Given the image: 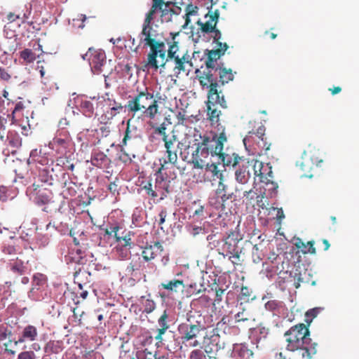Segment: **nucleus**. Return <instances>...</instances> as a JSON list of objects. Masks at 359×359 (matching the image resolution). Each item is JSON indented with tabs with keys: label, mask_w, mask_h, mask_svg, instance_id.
<instances>
[{
	"label": "nucleus",
	"mask_w": 359,
	"mask_h": 359,
	"mask_svg": "<svg viewBox=\"0 0 359 359\" xmlns=\"http://www.w3.org/2000/svg\"><path fill=\"white\" fill-rule=\"evenodd\" d=\"M11 332L8 333V328L4 325H0V341H3L7 338Z\"/></svg>",
	"instance_id": "63"
},
{
	"label": "nucleus",
	"mask_w": 359,
	"mask_h": 359,
	"mask_svg": "<svg viewBox=\"0 0 359 359\" xmlns=\"http://www.w3.org/2000/svg\"><path fill=\"white\" fill-rule=\"evenodd\" d=\"M191 31L190 37L194 42L197 43L201 39L202 33L200 32V29L198 28H197L196 32L194 31V28L192 26L191 27Z\"/></svg>",
	"instance_id": "62"
},
{
	"label": "nucleus",
	"mask_w": 359,
	"mask_h": 359,
	"mask_svg": "<svg viewBox=\"0 0 359 359\" xmlns=\"http://www.w3.org/2000/svg\"><path fill=\"white\" fill-rule=\"evenodd\" d=\"M125 108L134 116L140 113L142 116L153 120L159 113L158 101L153 93L147 88L142 90H137L133 95H130Z\"/></svg>",
	"instance_id": "5"
},
{
	"label": "nucleus",
	"mask_w": 359,
	"mask_h": 359,
	"mask_svg": "<svg viewBox=\"0 0 359 359\" xmlns=\"http://www.w3.org/2000/svg\"><path fill=\"white\" fill-rule=\"evenodd\" d=\"M257 143L259 147H261L263 150H264L266 154L270 149L271 144L267 140L266 137L260 140H258Z\"/></svg>",
	"instance_id": "59"
},
{
	"label": "nucleus",
	"mask_w": 359,
	"mask_h": 359,
	"mask_svg": "<svg viewBox=\"0 0 359 359\" xmlns=\"http://www.w3.org/2000/svg\"><path fill=\"white\" fill-rule=\"evenodd\" d=\"M216 195L221 198L223 203L232 198L233 193L228 191V187L224 183V180L219 181L217 188L215 191Z\"/></svg>",
	"instance_id": "22"
},
{
	"label": "nucleus",
	"mask_w": 359,
	"mask_h": 359,
	"mask_svg": "<svg viewBox=\"0 0 359 359\" xmlns=\"http://www.w3.org/2000/svg\"><path fill=\"white\" fill-rule=\"evenodd\" d=\"M217 72L219 76V81L217 80L219 83V88L221 86H224L230 81H232L234 79V75L231 69H227L226 67H217L215 69V73Z\"/></svg>",
	"instance_id": "19"
},
{
	"label": "nucleus",
	"mask_w": 359,
	"mask_h": 359,
	"mask_svg": "<svg viewBox=\"0 0 359 359\" xmlns=\"http://www.w3.org/2000/svg\"><path fill=\"white\" fill-rule=\"evenodd\" d=\"M168 318V316L167 314L166 311H164L163 313L161 315V316L159 318L158 323L161 327H166L167 329L169 328V325L167 323V319Z\"/></svg>",
	"instance_id": "60"
},
{
	"label": "nucleus",
	"mask_w": 359,
	"mask_h": 359,
	"mask_svg": "<svg viewBox=\"0 0 359 359\" xmlns=\"http://www.w3.org/2000/svg\"><path fill=\"white\" fill-rule=\"evenodd\" d=\"M37 337L38 331L36 327L34 325H29L23 329L21 336L19 337L18 341H15V344L23 343L26 341H35Z\"/></svg>",
	"instance_id": "17"
},
{
	"label": "nucleus",
	"mask_w": 359,
	"mask_h": 359,
	"mask_svg": "<svg viewBox=\"0 0 359 359\" xmlns=\"http://www.w3.org/2000/svg\"><path fill=\"white\" fill-rule=\"evenodd\" d=\"M171 2L165 3L163 0H153V4L151 10L147 14L144 22H151V21L154 19V14L156 13L157 9L161 11V22H169L172 21V14L178 15L177 11L180 10V7H176L175 10L170 9L168 11L166 9H163V6L165 5V7L168 6Z\"/></svg>",
	"instance_id": "8"
},
{
	"label": "nucleus",
	"mask_w": 359,
	"mask_h": 359,
	"mask_svg": "<svg viewBox=\"0 0 359 359\" xmlns=\"http://www.w3.org/2000/svg\"><path fill=\"white\" fill-rule=\"evenodd\" d=\"M142 269V262L140 258L136 260H132L128 265L126 271L127 274L130 276H137V273H140V271Z\"/></svg>",
	"instance_id": "30"
},
{
	"label": "nucleus",
	"mask_w": 359,
	"mask_h": 359,
	"mask_svg": "<svg viewBox=\"0 0 359 359\" xmlns=\"http://www.w3.org/2000/svg\"><path fill=\"white\" fill-rule=\"evenodd\" d=\"M177 119L178 124L184 126H188L191 123L193 122V120L191 118V117L187 116L184 112H179L177 115Z\"/></svg>",
	"instance_id": "45"
},
{
	"label": "nucleus",
	"mask_w": 359,
	"mask_h": 359,
	"mask_svg": "<svg viewBox=\"0 0 359 359\" xmlns=\"http://www.w3.org/2000/svg\"><path fill=\"white\" fill-rule=\"evenodd\" d=\"M90 162L97 168H106L109 165L110 160L103 152L95 151L91 156Z\"/></svg>",
	"instance_id": "20"
},
{
	"label": "nucleus",
	"mask_w": 359,
	"mask_h": 359,
	"mask_svg": "<svg viewBox=\"0 0 359 359\" xmlns=\"http://www.w3.org/2000/svg\"><path fill=\"white\" fill-rule=\"evenodd\" d=\"M318 152L315 149L304 151L300 160L297 161V165L304 172L306 177H311L312 171L323 162L318 156Z\"/></svg>",
	"instance_id": "7"
},
{
	"label": "nucleus",
	"mask_w": 359,
	"mask_h": 359,
	"mask_svg": "<svg viewBox=\"0 0 359 359\" xmlns=\"http://www.w3.org/2000/svg\"><path fill=\"white\" fill-rule=\"evenodd\" d=\"M205 330V327L199 322L196 323H181L178 327L180 339L182 344L189 345L191 347H197L201 344V341L198 340L201 332Z\"/></svg>",
	"instance_id": "6"
},
{
	"label": "nucleus",
	"mask_w": 359,
	"mask_h": 359,
	"mask_svg": "<svg viewBox=\"0 0 359 359\" xmlns=\"http://www.w3.org/2000/svg\"><path fill=\"white\" fill-rule=\"evenodd\" d=\"M76 254H77V255L73 256L72 257V260L79 264H81V265L86 264L87 262V259H86V257L81 255V254H82L81 250H77Z\"/></svg>",
	"instance_id": "53"
},
{
	"label": "nucleus",
	"mask_w": 359,
	"mask_h": 359,
	"mask_svg": "<svg viewBox=\"0 0 359 359\" xmlns=\"http://www.w3.org/2000/svg\"><path fill=\"white\" fill-rule=\"evenodd\" d=\"M205 159L204 160L205 161ZM205 165L206 171L210 172L212 175V177H216L219 180V181L223 180V174L220 170H218L217 165L215 163L209 164L205 161Z\"/></svg>",
	"instance_id": "39"
},
{
	"label": "nucleus",
	"mask_w": 359,
	"mask_h": 359,
	"mask_svg": "<svg viewBox=\"0 0 359 359\" xmlns=\"http://www.w3.org/2000/svg\"><path fill=\"white\" fill-rule=\"evenodd\" d=\"M245 163L252 165L254 175L259 177L261 182H264L265 180H268L269 177H272L271 167H269L268 164L264 165L262 161L255 159Z\"/></svg>",
	"instance_id": "12"
},
{
	"label": "nucleus",
	"mask_w": 359,
	"mask_h": 359,
	"mask_svg": "<svg viewBox=\"0 0 359 359\" xmlns=\"http://www.w3.org/2000/svg\"><path fill=\"white\" fill-rule=\"evenodd\" d=\"M186 63H189L191 65V62L189 60V56L187 54H184L182 56H176L172 62L168 65L171 66L175 74L178 75L182 72L185 71Z\"/></svg>",
	"instance_id": "18"
},
{
	"label": "nucleus",
	"mask_w": 359,
	"mask_h": 359,
	"mask_svg": "<svg viewBox=\"0 0 359 359\" xmlns=\"http://www.w3.org/2000/svg\"><path fill=\"white\" fill-rule=\"evenodd\" d=\"M154 133L156 135H161L164 143L166 141H169V139H171V136H169L166 133V126L165 123H163L159 126L156 127L154 128Z\"/></svg>",
	"instance_id": "41"
},
{
	"label": "nucleus",
	"mask_w": 359,
	"mask_h": 359,
	"mask_svg": "<svg viewBox=\"0 0 359 359\" xmlns=\"http://www.w3.org/2000/svg\"><path fill=\"white\" fill-rule=\"evenodd\" d=\"M116 241L121 244V248H128L129 250L132 245L130 232H126L125 230L121 233L119 231L118 236L116 237Z\"/></svg>",
	"instance_id": "29"
},
{
	"label": "nucleus",
	"mask_w": 359,
	"mask_h": 359,
	"mask_svg": "<svg viewBox=\"0 0 359 359\" xmlns=\"http://www.w3.org/2000/svg\"><path fill=\"white\" fill-rule=\"evenodd\" d=\"M320 309L319 308H313L308 310L305 313V321L307 323V325H310L312 322L313 319L315 318L319 313Z\"/></svg>",
	"instance_id": "43"
},
{
	"label": "nucleus",
	"mask_w": 359,
	"mask_h": 359,
	"mask_svg": "<svg viewBox=\"0 0 359 359\" xmlns=\"http://www.w3.org/2000/svg\"><path fill=\"white\" fill-rule=\"evenodd\" d=\"M130 122H131V119H128V121H127V128H126V130L125 131V135H124V137L122 140V145L123 146H126V144H127V141L128 140H130L132 139L134 135L132 134V130L130 128Z\"/></svg>",
	"instance_id": "49"
},
{
	"label": "nucleus",
	"mask_w": 359,
	"mask_h": 359,
	"mask_svg": "<svg viewBox=\"0 0 359 359\" xmlns=\"http://www.w3.org/2000/svg\"><path fill=\"white\" fill-rule=\"evenodd\" d=\"M201 25V27H198L200 32L202 34L204 35L205 33H212L216 27L217 24H198Z\"/></svg>",
	"instance_id": "52"
},
{
	"label": "nucleus",
	"mask_w": 359,
	"mask_h": 359,
	"mask_svg": "<svg viewBox=\"0 0 359 359\" xmlns=\"http://www.w3.org/2000/svg\"><path fill=\"white\" fill-rule=\"evenodd\" d=\"M139 38L140 44H143L144 47L150 48L146 66L157 70V55H160L161 57L165 52L162 33L160 32L158 25L144 24Z\"/></svg>",
	"instance_id": "4"
},
{
	"label": "nucleus",
	"mask_w": 359,
	"mask_h": 359,
	"mask_svg": "<svg viewBox=\"0 0 359 359\" xmlns=\"http://www.w3.org/2000/svg\"><path fill=\"white\" fill-rule=\"evenodd\" d=\"M236 180L238 182L245 184L250 179V172L246 170L244 163L242 165V168H238L235 172Z\"/></svg>",
	"instance_id": "31"
},
{
	"label": "nucleus",
	"mask_w": 359,
	"mask_h": 359,
	"mask_svg": "<svg viewBox=\"0 0 359 359\" xmlns=\"http://www.w3.org/2000/svg\"><path fill=\"white\" fill-rule=\"evenodd\" d=\"M156 175V181H155V188L158 189V188L163 189L166 193L169 192V185L166 182V176L163 174H158L157 172L155 173Z\"/></svg>",
	"instance_id": "38"
},
{
	"label": "nucleus",
	"mask_w": 359,
	"mask_h": 359,
	"mask_svg": "<svg viewBox=\"0 0 359 359\" xmlns=\"http://www.w3.org/2000/svg\"><path fill=\"white\" fill-rule=\"evenodd\" d=\"M63 343L61 341L50 340L44 346V352L48 355L57 354L63 350Z\"/></svg>",
	"instance_id": "25"
},
{
	"label": "nucleus",
	"mask_w": 359,
	"mask_h": 359,
	"mask_svg": "<svg viewBox=\"0 0 359 359\" xmlns=\"http://www.w3.org/2000/svg\"><path fill=\"white\" fill-rule=\"evenodd\" d=\"M161 287L171 292L182 291L185 287L184 281L181 280H171L167 283H162Z\"/></svg>",
	"instance_id": "24"
},
{
	"label": "nucleus",
	"mask_w": 359,
	"mask_h": 359,
	"mask_svg": "<svg viewBox=\"0 0 359 359\" xmlns=\"http://www.w3.org/2000/svg\"><path fill=\"white\" fill-rule=\"evenodd\" d=\"M217 46V48L215 50H208V57L214 61H217L223 55H224L226 50L229 48V46L226 43H218Z\"/></svg>",
	"instance_id": "27"
},
{
	"label": "nucleus",
	"mask_w": 359,
	"mask_h": 359,
	"mask_svg": "<svg viewBox=\"0 0 359 359\" xmlns=\"http://www.w3.org/2000/svg\"><path fill=\"white\" fill-rule=\"evenodd\" d=\"M177 137L175 135H171V139L164 143L165 154L168 160H165V163H169L175 165L177 161V150L178 145L176 144Z\"/></svg>",
	"instance_id": "14"
},
{
	"label": "nucleus",
	"mask_w": 359,
	"mask_h": 359,
	"mask_svg": "<svg viewBox=\"0 0 359 359\" xmlns=\"http://www.w3.org/2000/svg\"><path fill=\"white\" fill-rule=\"evenodd\" d=\"M238 241L230 240V236L222 238L221 241H217V245L214 243V247L217 248V251L219 255L225 257L228 255L233 254L235 250L238 249Z\"/></svg>",
	"instance_id": "13"
},
{
	"label": "nucleus",
	"mask_w": 359,
	"mask_h": 359,
	"mask_svg": "<svg viewBox=\"0 0 359 359\" xmlns=\"http://www.w3.org/2000/svg\"><path fill=\"white\" fill-rule=\"evenodd\" d=\"M8 145L14 149H18L22 146V138L15 130H11L7 135Z\"/></svg>",
	"instance_id": "28"
},
{
	"label": "nucleus",
	"mask_w": 359,
	"mask_h": 359,
	"mask_svg": "<svg viewBox=\"0 0 359 359\" xmlns=\"http://www.w3.org/2000/svg\"><path fill=\"white\" fill-rule=\"evenodd\" d=\"M199 83L202 89H208L206 102L208 119L212 124L218 123L222 114L217 108H227V102L222 90L219 89L217 80L209 72L199 76Z\"/></svg>",
	"instance_id": "3"
},
{
	"label": "nucleus",
	"mask_w": 359,
	"mask_h": 359,
	"mask_svg": "<svg viewBox=\"0 0 359 359\" xmlns=\"http://www.w3.org/2000/svg\"><path fill=\"white\" fill-rule=\"evenodd\" d=\"M271 178V177H269L268 180H265V182H263L264 184L263 189H264V195L267 194L270 196H272L273 194L276 193L278 186L276 183L273 182Z\"/></svg>",
	"instance_id": "36"
},
{
	"label": "nucleus",
	"mask_w": 359,
	"mask_h": 359,
	"mask_svg": "<svg viewBox=\"0 0 359 359\" xmlns=\"http://www.w3.org/2000/svg\"><path fill=\"white\" fill-rule=\"evenodd\" d=\"M11 74L8 72V71L4 68L0 67V79L2 81H8L11 79Z\"/></svg>",
	"instance_id": "64"
},
{
	"label": "nucleus",
	"mask_w": 359,
	"mask_h": 359,
	"mask_svg": "<svg viewBox=\"0 0 359 359\" xmlns=\"http://www.w3.org/2000/svg\"><path fill=\"white\" fill-rule=\"evenodd\" d=\"M122 229L123 228L116 224L107 228L104 232L106 235L114 236V237L116 238V236H118V232Z\"/></svg>",
	"instance_id": "50"
},
{
	"label": "nucleus",
	"mask_w": 359,
	"mask_h": 359,
	"mask_svg": "<svg viewBox=\"0 0 359 359\" xmlns=\"http://www.w3.org/2000/svg\"><path fill=\"white\" fill-rule=\"evenodd\" d=\"M123 107L122 104L116 105V107H111L106 111V112L101 116V118L104 121H109L111 120L114 116L121 112Z\"/></svg>",
	"instance_id": "33"
},
{
	"label": "nucleus",
	"mask_w": 359,
	"mask_h": 359,
	"mask_svg": "<svg viewBox=\"0 0 359 359\" xmlns=\"http://www.w3.org/2000/svg\"><path fill=\"white\" fill-rule=\"evenodd\" d=\"M233 356L235 359H250L253 353L243 344H236L233 347Z\"/></svg>",
	"instance_id": "21"
},
{
	"label": "nucleus",
	"mask_w": 359,
	"mask_h": 359,
	"mask_svg": "<svg viewBox=\"0 0 359 359\" xmlns=\"http://www.w3.org/2000/svg\"><path fill=\"white\" fill-rule=\"evenodd\" d=\"M164 50L163 56L161 57L160 55H157V57H158V60H157L158 68L159 67H164L166 65H170L176 56H180L179 54L172 52V50H167L165 43Z\"/></svg>",
	"instance_id": "23"
},
{
	"label": "nucleus",
	"mask_w": 359,
	"mask_h": 359,
	"mask_svg": "<svg viewBox=\"0 0 359 359\" xmlns=\"http://www.w3.org/2000/svg\"><path fill=\"white\" fill-rule=\"evenodd\" d=\"M9 264L11 270L14 273L22 275L26 271V266H25L24 262L20 259H16L15 260H11Z\"/></svg>",
	"instance_id": "35"
},
{
	"label": "nucleus",
	"mask_w": 359,
	"mask_h": 359,
	"mask_svg": "<svg viewBox=\"0 0 359 359\" xmlns=\"http://www.w3.org/2000/svg\"><path fill=\"white\" fill-rule=\"evenodd\" d=\"M18 359H36V355L33 351H25L18 354Z\"/></svg>",
	"instance_id": "54"
},
{
	"label": "nucleus",
	"mask_w": 359,
	"mask_h": 359,
	"mask_svg": "<svg viewBox=\"0 0 359 359\" xmlns=\"http://www.w3.org/2000/svg\"><path fill=\"white\" fill-rule=\"evenodd\" d=\"M25 18H26V15H25V13L22 15V16H21V15L20 13L17 14L15 13H10L7 15V19L11 22H14V21H15L17 20H22V22H24V20H25Z\"/></svg>",
	"instance_id": "58"
},
{
	"label": "nucleus",
	"mask_w": 359,
	"mask_h": 359,
	"mask_svg": "<svg viewBox=\"0 0 359 359\" xmlns=\"http://www.w3.org/2000/svg\"><path fill=\"white\" fill-rule=\"evenodd\" d=\"M229 259L233 265H239L241 264V251H238V249L231 254L229 257Z\"/></svg>",
	"instance_id": "51"
},
{
	"label": "nucleus",
	"mask_w": 359,
	"mask_h": 359,
	"mask_svg": "<svg viewBox=\"0 0 359 359\" xmlns=\"http://www.w3.org/2000/svg\"><path fill=\"white\" fill-rule=\"evenodd\" d=\"M7 119L5 117L0 116V138L1 140H4V135L6 130V124Z\"/></svg>",
	"instance_id": "61"
},
{
	"label": "nucleus",
	"mask_w": 359,
	"mask_h": 359,
	"mask_svg": "<svg viewBox=\"0 0 359 359\" xmlns=\"http://www.w3.org/2000/svg\"><path fill=\"white\" fill-rule=\"evenodd\" d=\"M142 189H144L147 194L152 198H155L158 196L157 192L152 189V184L151 182H148L142 187Z\"/></svg>",
	"instance_id": "56"
},
{
	"label": "nucleus",
	"mask_w": 359,
	"mask_h": 359,
	"mask_svg": "<svg viewBox=\"0 0 359 359\" xmlns=\"http://www.w3.org/2000/svg\"><path fill=\"white\" fill-rule=\"evenodd\" d=\"M62 194L66 198L74 196L76 194V184L72 181H65L64 182Z\"/></svg>",
	"instance_id": "34"
},
{
	"label": "nucleus",
	"mask_w": 359,
	"mask_h": 359,
	"mask_svg": "<svg viewBox=\"0 0 359 359\" xmlns=\"http://www.w3.org/2000/svg\"><path fill=\"white\" fill-rule=\"evenodd\" d=\"M118 159L125 164H128L132 162V157L123 149H121Z\"/></svg>",
	"instance_id": "55"
},
{
	"label": "nucleus",
	"mask_w": 359,
	"mask_h": 359,
	"mask_svg": "<svg viewBox=\"0 0 359 359\" xmlns=\"http://www.w3.org/2000/svg\"><path fill=\"white\" fill-rule=\"evenodd\" d=\"M144 306V312L147 313H151L156 308V303L154 300L150 299H145L142 300Z\"/></svg>",
	"instance_id": "47"
},
{
	"label": "nucleus",
	"mask_w": 359,
	"mask_h": 359,
	"mask_svg": "<svg viewBox=\"0 0 359 359\" xmlns=\"http://www.w3.org/2000/svg\"><path fill=\"white\" fill-rule=\"evenodd\" d=\"M27 193H29L30 198L39 205L50 203L53 198L52 191L43 184H33L27 188Z\"/></svg>",
	"instance_id": "9"
},
{
	"label": "nucleus",
	"mask_w": 359,
	"mask_h": 359,
	"mask_svg": "<svg viewBox=\"0 0 359 359\" xmlns=\"http://www.w3.org/2000/svg\"><path fill=\"white\" fill-rule=\"evenodd\" d=\"M283 336L287 351L297 353L304 359H312L317 353L318 344L310 337V330L304 323L292 326Z\"/></svg>",
	"instance_id": "2"
},
{
	"label": "nucleus",
	"mask_w": 359,
	"mask_h": 359,
	"mask_svg": "<svg viewBox=\"0 0 359 359\" xmlns=\"http://www.w3.org/2000/svg\"><path fill=\"white\" fill-rule=\"evenodd\" d=\"M20 27V24H6L4 26V32L6 33V37L13 38L16 36V28Z\"/></svg>",
	"instance_id": "42"
},
{
	"label": "nucleus",
	"mask_w": 359,
	"mask_h": 359,
	"mask_svg": "<svg viewBox=\"0 0 359 359\" xmlns=\"http://www.w3.org/2000/svg\"><path fill=\"white\" fill-rule=\"evenodd\" d=\"M227 140L224 133H221L219 135H208L206 133H202L200 130H194L193 134V146L196 149L192 152L191 163L194 168L202 169L205 166V158L210 156H218L224 165L233 166L237 165L240 161L244 163L245 159L239 156L238 154H232L223 152L224 143Z\"/></svg>",
	"instance_id": "1"
},
{
	"label": "nucleus",
	"mask_w": 359,
	"mask_h": 359,
	"mask_svg": "<svg viewBox=\"0 0 359 359\" xmlns=\"http://www.w3.org/2000/svg\"><path fill=\"white\" fill-rule=\"evenodd\" d=\"M78 109L86 117L93 116L95 108L93 102L84 97H78L76 100Z\"/></svg>",
	"instance_id": "16"
},
{
	"label": "nucleus",
	"mask_w": 359,
	"mask_h": 359,
	"mask_svg": "<svg viewBox=\"0 0 359 359\" xmlns=\"http://www.w3.org/2000/svg\"><path fill=\"white\" fill-rule=\"evenodd\" d=\"M47 278L45 275L36 273L33 276V285L37 286H43L46 283Z\"/></svg>",
	"instance_id": "46"
},
{
	"label": "nucleus",
	"mask_w": 359,
	"mask_h": 359,
	"mask_svg": "<svg viewBox=\"0 0 359 359\" xmlns=\"http://www.w3.org/2000/svg\"><path fill=\"white\" fill-rule=\"evenodd\" d=\"M198 8L192 4H188L186 8L185 22H190V17L197 14Z\"/></svg>",
	"instance_id": "44"
},
{
	"label": "nucleus",
	"mask_w": 359,
	"mask_h": 359,
	"mask_svg": "<svg viewBox=\"0 0 359 359\" xmlns=\"http://www.w3.org/2000/svg\"><path fill=\"white\" fill-rule=\"evenodd\" d=\"M163 250V245L159 241H156L153 245H146L142 252V256L146 262L154 259Z\"/></svg>",
	"instance_id": "15"
},
{
	"label": "nucleus",
	"mask_w": 359,
	"mask_h": 359,
	"mask_svg": "<svg viewBox=\"0 0 359 359\" xmlns=\"http://www.w3.org/2000/svg\"><path fill=\"white\" fill-rule=\"evenodd\" d=\"M20 57L27 63H32L36 60V54L29 48H26L20 53Z\"/></svg>",
	"instance_id": "40"
},
{
	"label": "nucleus",
	"mask_w": 359,
	"mask_h": 359,
	"mask_svg": "<svg viewBox=\"0 0 359 359\" xmlns=\"http://www.w3.org/2000/svg\"><path fill=\"white\" fill-rule=\"evenodd\" d=\"M71 142L72 139L67 130H58L55 137L49 143V147L57 153L64 154L67 153Z\"/></svg>",
	"instance_id": "10"
},
{
	"label": "nucleus",
	"mask_w": 359,
	"mask_h": 359,
	"mask_svg": "<svg viewBox=\"0 0 359 359\" xmlns=\"http://www.w3.org/2000/svg\"><path fill=\"white\" fill-rule=\"evenodd\" d=\"M88 52L90 53L89 57V64L92 72L95 74H104V67L107 63L105 53L101 50H93L89 48Z\"/></svg>",
	"instance_id": "11"
},
{
	"label": "nucleus",
	"mask_w": 359,
	"mask_h": 359,
	"mask_svg": "<svg viewBox=\"0 0 359 359\" xmlns=\"http://www.w3.org/2000/svg\"><path fill=\"white\" fill-rule=\"evenodd\" d=\"M294 245L298 249H302L303 254L310 253L311 255H315L316 253V250L314 247V242L312 241H308L305 243L301 238H297Z\"/></svg>",
	"instance_id": "26"
},
{
	"label": "nucleus",
	"mask_w": 359,
	"mask_h": 359,
	"mask_svg": "<svg viewBox=\"0 0 359 359\" xmlns=\"http://www.w3.org/2000/svg\"><path fill=\"white\" fill-rule=\"evenodd\" d=\"M101 358V354L94 351H86L83 355V359H100Z\"/></svg>",
	"instance_id": "57"
},
{
	"label": "nucleus",
	"mask_w": 359,
	"mask_h": 359,
	"mask_svg": "<svg viewBox=\"0 0 359 359\" xmlns=\"http://www.w3.org/2000/svg\"><path fill=\"white\" fill-rule=\"evenodd\" d=\"M215 62V61L210 60V58L207 57V60L205 61V65H206L207 69L202 72L200 69H197L195 71L196 78L198 79V81H199L200 76H201L203 74H206L208 72L211 74L212 75V76L217 80V76H215L214 73L212 72L213 71L215 72V69L217 67L215 66V64H214Z\"/></svg>",
	"instance_id": "32"
},
{
	"label": "nucleus",
	"mask_w": 359,
	"mask_h": 359,
	"mask_svg": "<svg viewBox=\"0 0 359 359\" xmlns=\"http://www.w3.org/2000/svg\"><path fill=\"white\" fill-rule=\"evenodd\" d=\"M9 198H13L10 194V189L5 186H0V202H6Z\"/></svg>",
	"instance_id": "48"
},
{
	"label": "nucleus",
	"mask_w": 359,
	"mask_h": 359,
	"mask_svg": "<svg viewBox=\"0 0 359 359\" xmlns=\"http://www.w3.org/2000/svg\"><path fill=\"white\" fill-rule=\"evenodd\" d=\"M265 130V126L264 125H261L257 128L255 131H250L243 140L244 143L245 142L246 140H250V138H252L253 135H255L258 138V140H260L266 137Z\"/></svg>",
	"instance_id": "37"
}]
</instances>
